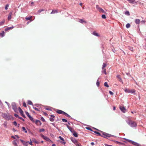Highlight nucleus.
Masks as SVG:
<instances>
[{
	"mask_svg": "<svg viewBox=\"0 0 146 146\" xmlns=\"http://www.w3.org/2000/svg\"><path fill=\"white\" fill-rule=\"evenodd\" d=\"M94 132L95 133L97 134V135L101 136L102 137H104L105 138H107L108 137H115V136L107 133L105 132H103L102 134V135H101V134L100 133L97 131H94Z\"/></svg>",
	"mask_w": 146,
	"mask_h": 146,
	"instance_id": "nucleus-1",
	"label": "nucleus"
},
{
	"mask_svg": "<svg viewBox=\"0 0 146 146\" xmlns=\"http://www.w3.org/2000/svg\"><path fill=\"white\" fill-rule=\"evenodd\" d=\"M126 121L131 127H135L137 126V123L134 121L131 120H126Z\"/></svg>",
	"mask_w": 146,
	"mask_h": 146,
	"instance_id": "nucleus-2",
	"label": "nucleus"
},
{
	"mask_svg": "<svg viewBox=\"0 0 146 146\" xmlns=\"http://www.w3.org/2000/svg\"><path fill=\"white\" fill-rule=\"evenodd\" d=\"M3 118L7 120L10 119L11 117V116L8 114L5 113L3 114Z\"/></svg>",
	"mask_w": 146,
	"mask_h": 146,
	"instance_id": "nucleus-3",
	"label": "nucleus"
},
{
	"mask_svg": "<svg viewBox=\"0 0 146 146\" xmlns=\"http://www.w3.org/2000/svg\"><path fill=\"white\" fill-rule=\"evenodd\" d=\"M12 109L15 112H16L17 111V108L16 104L15 102H13L11 104Z\"/></svg>",
	"mask_w": 146,
	"mask_h": 146,
	"instance_id": "nucleus-4",
	"label": "nucleus"
},
{
	"mask_svg": "<svg viewBox=\"0 0 146 146\" xmlns=\"http://www.w3.org/2000/svg\"><path fill=\"white\" fill-rule=\"evenodd\" d=\"M135 90L134 89L129 90L128 89H126L125 90V92L126 93H129L133 94L135 92Z\"/></svg>",
	"mask_w": 146,
	"mask_h": 146,
	"instance_id": "nucleus-5",
	"label": "nucleus"
},
{
	"mask_svg": "<svg viewBox=\"0 0 146 146\" xmlns=\"http://www.w3.org/2000/svg\"><path fill=\"white\" fill-rule=\"evenodd\" d=\"M41 137L43 138L44 139L47 141L49 142H51V140L47 137L44 136V135L41 134H40Z\"/></svg>",
	"mask_w": 146,
	"mask_h": 146,
	"instance_id": "nucleus-6",
	"label": "nucleus"
},
{
	"mask_svg": "<svg viewBox=\"0 0 146 146\" xmlns=\"http://www.w3.org/2000/svg\"><path fill=\"white\" fill-rule=\"evenodd\" d=\"M70 139L75 144H76L78 143V142L76 139L73 137H71Z\"/></svg>",
	"mask_w": 146,
	"mask_h": 146,
	"instance_id": "nucleus-7",
	"label": "nucleus"
},
{
	"mask_svg": "<svg viewBox=\"0 0 146 146\" xmlns=\"http://www.w3.org/2000/svg\"><path fill=\"white\" fill-rule=\"evenodd\" d=\"M19 111L21 115H22L23 117L24 118L25 117V115L23 113V110H21V108L20 107H19L18 108Z\"/></svg>",
	"mask_w": 146,
	"mask_h": 146,
	"instance_id": "nucleus-8",
	"label": "nucleus"
},
{
	"mask_svg": "<svg viewBox=\"0 0 146 146\" xmlns=\"http://www.w3.org/2000/svg\"><path fill=\"white\" fill-rule=\"evenodd\" d=\"M119 108L121 111L123 113H125L126 112V110L123 106H120Z\"/></svg>",
	"mask_w": 146,
	"mask_h": 146,
	"instance_id": "nucleus-9",
	"label": "nucleus"
},
{
	"mask_svg": "<svg viewBox=\"0 0 146 146\" xmlns=\"http://www.w3.org/2000/svg\"><path fill=\"white\" fill-rule=\"evenodd\" d=\"M66 126L70 131L72 133L74 132V130L73 129L70 127L68 125L66 124Z\"/></svg>",
	"mask_w": 146,
	"mask_h": 146,
	"instance_id": "nucleus-10",
	"label": "nucleus"
},
{
	"mask_svg": "<svg viewBox=\"0 0 146 146\" xmlns=\"http://www.w3.org/2000/svg\"><path fill=\"white\" fill-rule=\"evenodd\" d=\"M35 123L38 125H40L42 124V123L39 120H36L35 122Z\"/></svg>",
	"mask_w": 146,
	"mask_h": 146,
	"instance_id": "nucleus-11",
	"label": "nucleus"
},
{
	"mask_svg": "<svg viewBox=\"0 0 146 146\" xmlns=\"http://www.w3.org/2000/svg\"><path fill=\"white\" fill-rule=\"evenodd\" d=\"M18 141H17V139L16 140H15L12 141V144L14 146H18L17 144V142H18Z\"/></svg>",
	"mask_w": 146,
	"mask_h": 146,
	"instance_id": "nucleus-12",
	"label": "nucleus"
},
{
	"mask_svg": "<svg viewBox=\"0 0 146 146\" xmlns=\"http://www.w3.org/2000/svg\"><path fill=\"white\" fill-rule=\"evenodd\" d=\"M117 77L119 79V82H121L122 84L123 83L122 79L119 75H117Z\"/></svg>",
	"mask_w": 146,
	"mask_h": 146,
	"instance_id": "nucleus-13",
	"label": "nucleus"
},
{
	"mask_svg": "<svg viewBox=\"0 0 146 146\" xmlns=\"http://www.w3.org/2000/svg\"><path fill=\"white\" fill-rule=\"evenodd\" d=\"M130 3H133L134 4H136L137 3V2H135V0H127Z\"/></svg>",
	"mask_w": 146,
	"mask_h": 146,
	"instance_id": "nucleus-14",
	"label": "nucleus"
},
{
	"mask_svg": "<svg viewBox=\"0 0 146 146\" xmlns=\"http://www.w3.org/2000/svg\"><path fill=\"white\" fill-rule=\"evenodd\" d=\"M12 15V12H10L9 13L8 19V20H10L11 18V16Z\"/></svg>",
	"mask_w": 146,
	"mask_h": 146,
	"instance_id": "nucleus-15",
	"label": "nucleus"
},
{
	"mask_svg": "<svg viewBox=\"0 0 146 146\" xmlns=\"http://www.w3.org/2000/svg\"><path fill=\"white\" fill-rule=\"evenodd\" d=\"M72 133H73V135L75 137H77L78 136V133L77 132L75 131H74Z\"/></svg>",
	"mask_w": 146,
	"mask_h": 146,
	"instance_id": "nucleus-16",
	"label": "nucleus"
},
{
	"mask_svg": "<svg viewBox=\"0 0 146 146\" xmlns=\"http://www.w3.org/2000/svg\"><path fill=\"white\" fill-rule=\"evenodd\" d=\"M135 22L137 24H139L140 22V20L139 19H136L135 20Z\"/></svg>",
	"mask_w": 146,
	"mask_h": 146,
	"instance_id": "nucleus-17",
	"label": "nucleus"
},
{
	"mask_svg": "<svg viewBox=\"0 0 146 146\" xmlns=\"http://www.w3.org/2000/svg\"><path fill=\"white\" fill-rule=\"evenodd\" d=\"M93 35H94L97 36H99L100 35L98 34L95 31H94L92 33Z\"/></svg>",
	"mask_w": 146,
	"mask_h": 146,
	"instance_id": "nucleus-18",
	"label": "nucleus"
},
{
	"mask_svg": "<svg viewBox=\"0 0 146 146\" xmlns=\"http://www.w3.org/2000/svg\"><path fill=\"white\" fill-rule=\"evenodd\" d=\"M56 112L60 114H62L63 111L59 110H57Z\"/></svg>",
	"mask_w": 146,
	"mask_h": 146,
	"instance_id": "nucleus-19",
	"label": "nucleus"
},
{
	"mask_svg": "<svg viewBox=\"0 0 146 146\" xmlns=\"http://www.w3.org/2000/svg\"><path fill=\"white\" fill-rule=\"evenodd\" d=\"M0 36L2 37L4 36L5 32L4 31H3L1 33H0Z\"/></svg>",
	"mask_w": 146,
	"mask_h": 146,
	"instance_id": "nucleus-20",
	"label": "nucleus"
},
{
	"mask_svg": "<svg viewBox=\"0 0 146 146\" xmlns=\"http://www.w3.org/2000/svg\"><path fill=\"white\" fill-rule=\"evenodd\" d=\"M98 11L100 12H102L103 13H105V12L104 10L101 8L99 9L98 10Z\"/></svg>",
	"mask_w": 146,
	"mask_h": 146,
	"instance_id": "nucleus-21",
	"label": "nucleus"
},
{
	"mask_svg": "<svg viewBox=\"0 0 146 146\" xmlns=\"http://www.w3.org/2000/svg\"><path fill=\"white\" fill-rule=\"evenodd\" d=\"M79 22L82 23H86V21L83 20L82 19H81L79 21Z\"/></svg>",
	"mask_w": 146,
	"mask_h": 146,
	"instance_id": "nucleus-22",
	"label": "nucleus"
},
{
	"mask_svg": "<svg viewBox=\"0 0 146 146\" xmlns=\"http://www.w3.org/2000/svg\"><path fill=\"white\" fill-rule=\"evenodd\" d=\"M57 12H57V10H53L52 11V12H51V14H54L55 13H57Z\"/></svg>",
	"mask_w": 146,
	"mask_h": 146,
	"instance_id": "nucleus-23",
	"label": "nucleus"
},
{
	"mask_svg": "<svg viewBox=\"0 0 146 146\" xmlns=\"http://www.w3.org/2000/svg\"><path fill=\"white\" fill-rule=\"evenodd\" d=\"M11 137L13 138L14 139H16V137L17 138H19V137L18 135H15L14 136L13 135Z\"/></svg>",
	"mask_w": 146,
	"mask_h": 146,
	"instance_id": "nucleus-24",
	"label": "nucleus"
},
{
	"mask_svg": "<svg viewBox=\"0 0 146 146\" xmlns=\"http://www.w3.org/2000/svg\"><path fill=\"white\" fill-rule=\"evenodd\" d=\"M28 142H29V141H28V142H26V141H24L23 143V144L25 145V146H27L28 145Z\"/></svg>",
	"mask_w": 146,
	"mask_h": 146,
	"instance_id": "nucleus-25",
	"label": "nucleus"
},
{
	"mask_svg": "<svg viewBox=\"0 0 146 146\" xmlns=\"http://www.w3.org/2000/svg\"><path fill=\"white\" fill-rule=\"evenodd\" d=\"M28 104L30 105H32L33 106V105L32 102L29 100H28L27 102Z\"/></svg>",
	"mask_w": 146,
	"mask_h": 146,
	"instance_id": "nucleus-26",
	"label": "nucleus"
},
{
	"mask_svg": "<svg viewBox=\"0 0 146 146\" xmlns=\"http://www.w3.org/2000/svg\"><path fill=\"white\" fill-rule=\"evenodd\" d=\"M5 22V20H3L2 21L0 22V26L3 25Z\"/></svg>",
	"mask_w": 146,
	"mask_h": 146,
	"instance_id": "nucleus-27",
	"label": "nucleus"
},
{
	"mask_svg": "<svg viewBox=\"0 0 146 146\" xmlns=\"http://www.w3.org/2000/svg\"><path fill=\"white\" fill-rule=\"evenodd\" d=\"M125 14L127 16H129L130 15L129 12L128 11H126L125 12Z\"/></svg>",
	"mask_w": 146,
	"mask_h": 146,
	"instance_id": "nucleus-28",
	"label": "nucleus"
},
{
	"mask_svg": "<svg viewBox=\"0 0 146 146\" xmlns=\"http://www.w3.org/2000/svg\"><path fill=\"white\" fill-rule=\"evenodd\" d=\"M22 129H23V131H24L25 132V133H27V131L26 130V129L25 127H22Z\"/></svg>",
	"mask_w": 146,
	"mask_h": 146,
	"instance_id": "nucleus-29",
	"label": "nucleus"
},
{
	"mask_svg": "<svg viewBox=\"0 0 146 146\" xmlns=\"http://www.w3.org/2000/svg\"><path fill=\"white\" fill-rule=\"evenodd\" d=\"M13 28V27H8V28H6L5 29V31H7V30H10V29H12V28Z\"/></svg>",
	"mask_w": 146,
	"mask_h": 146,
	"instance_id": "nucleus-30",
	"label": "nucleus"
},
{
	"mask_svg": "<svg viewBox=\"0 0 146 146\" xmlns=\"http://www.w3.org/2000/svg\"><path fill=\"white\" fill-rule=\"evenodd\" d=\"M32 141H33V142H34L35 143H36V144L38 143V141H36V139H33Z\"/></svg>",
	"mask_w": 146,
	"mask_h": 146,
	"instance_id": "nucleus-31",
	"label": "nucleus"
},
{
	"mask_svg": "<svg viewBox=\"0 0 146 146\" xmlns=\"http://www.w3.org/2000/svg\"><path fill=\"white\" fill-rule=\"evenodd\" d=\"M29 119L32 121L33 122H35V121L34 119L31 116L30 117H29Z\"/></svg>",
	"mask_w": 146,
	"mask_h": 146,
	"instance_id": "nucleus-32",
	"label": "nucleus"
},
{
	"mask_svg": "<svg viewBox=\"0 0 146 146\" xmlns=\"http://www.w3.org/2000/svg\"><path fill=\"white\" fill-rule=\"evenodd\" d=\"M125 139L129 142L131 143L132 144V143H133V141L132 140H129L127 139Z\"/></svg>",
	"mask_w": 146,
	"mask_h": 146,
	"instance_id": "nucleus-33",
	"label": "nucleus"
},
{
	"mask_svg": "<svg viewBox=\"0 0 146 146\" xmlns=\"http://www.w3.org/2000/svg\"><path fill=\"white\" fill-rule=\"evenodd\" d=\"M32 18V16L29 17H26L25 18V19L27 20H30Z\"/></svg>",
	"mask_w": 146,
	"mask_h": 146,
	"instance_id": "nucleus-34",
	"label": "nucleus"
},
{
	"mask_svg": "<svg viewBox=\"0 0 146 146\" xmlns=\"http://www.w3.org/2000/svg\"><path fill=\"white\" fill-rule=\"evenodd\" d=\"M104 86L107 87H109V86L108 85L107 82H106L104 83Z\"/></svg>",
	"mask_w": 146,
	"mask_h": 146,
	"instance_id": "nucleus-35",
	"label": "nucleus"
},
{
	"mask_svg": "<svg viewBox=\"0 0 146 146\" xmlns=\"http://www.w3.org/2000/svg\"><path fill=\"white\" fill-rule=\"evenodd\" d=\"M126 27L127 28H129L130 27V25L129 23H127L126 24Z\"/></svg>",
	"mask_w": 146,
	"mask_h": 146,
	"instance_id": "nucleus-36",
	"label": "nucleus"
},
{
	"mask_svg": "<svg viewBox=\"0 0 146 146\" xmlns=\"http://www.w3.org/2000/svg\"><path fill=\"white\" fill-rule=\"evenodd\" d=\"M99 79V78H98V79L97 80V82H96V85H97V86L98 87L99 86V84H100V83H99V81H98Z\"/></svg>",
	"mask_w": 146,
	"mask_h": 146,
	"instance_id": "nucleus-37",
	"label": "nucleus"
},
{
	"mask_svg": "<svg viewBox=\"0 0 146 146\" xmlns=\"http://www.w3.org/2000/svg\"><path fill=\"white\" fill-rule=\"evenodd\" d=\"M25 113H26V115H27V116L29 117H30L31 116L29 115V113L27 112V111H26L25 112Z\"/></svg>",
	"mask_w": 146,
	"mask_h": 146,
	"instance_id": "nucleus-38",
	"label": "nucleus"
},
{
	"mask_svg": "<svg viewBox=\"0 0 146 146\" xmlns=\"http://www.w3.org/2000/svg\"><path fill=\"white\" fill-rule=\"evenodd\" d=\"M9 5L7 4L5 7V10H7L8 9V7H9Z\"/></svg>",
	"mask_w": 146,
	"mask_h": 146,
	"instance_id": "nucleus-39",
	"label": "nucleus"
},
{
	"mask_svg": "<svg viewBox=\"0 0 146 146\" xmlns=\"http://www.w3.org/2000/svg\"><path fill=\"white\" fill-rule=\"evenodd\" d=\"M5 102V103L7 104L9 108H11V106H10V104L8 102Z\"/></svg>",
	"mask_w": 146,
	"mask_h": 146,
	"instance_id": "nucleus-40",
	"label": "nucleus"
},
{
	"mask_svg": "<svg viewBox=\"0 0 146 146\" xmlns=\"http://www.w3.org/2000/svg\"><path fill=\"white\" fill-rule=\"evenodd\" d=\"M49 119L52 122H53L54 121V119L51 117H50Z\"/></svg>",
	"mask_w": 146,
	"mask_h": 146,
	"instance_id": "nucleus-41",
	"label": "nucleus"
},
{
	"mask_svg": "<svg viewBox=\"0 0 146 146\" xmlns=\"http://www.w3.org/2000/svg\"><path fill=\"white\" fill-rule=\"evenodd\" d=\"M106 66V64L105 63H104L103 64V66L102 67V69H103Z\"/></svg>",
	"mask_w": 146,
	"mask_h": 146,
	"instance_id": "nucleus-42",
	"label": "nucleus"
},
{
	"mask_svg": "<svg viewBox=\"0 0 146 146\" xmlns=\"http://www.w3.org/2000/svg\"><path fill=\"white\" fill-rule=\"evenodd\" d=\"M40 119L43 122H44L45 121V119L43 117H40Z\"/></svg>",
	"mask_w": 146,
	"mask_h": 146,
	"instance_id": "nucleus-43",
	"label": "nucleus"
},
{
	"mask_svg": "<svg viewBox=\"0 0 146 146\" xmlns=\"http://www.w3.org/2000/svg\"><path fill=\"white\" fill-rule=\"evenodd\" d=\"M45 131V130L44 129L42 128L40 129L39 130V132H43Z\"/></svg>",
	"mask_w": 146,
	"mask_h": 146,
	"instance_id": "nucleus-44",
	"label": "nucleus"
},
{
	"mask_svg": "<svg viewBox=\"0 0 146 146\" xmlns=\"http://www.w3.org/2000/svg\"><path fill=\"white\" fill-rule=\"evenodd\" d=\"M58 138H59L62 141H64V139L62 138L61 136H59L58 137Z\"/></svg>",
	"mask_w": 146,
	"mask_h": 146,
	"instance_id": "nucleus-45",
	"label": "nucleus"
},
{
	"mask_svg": "<svg viewBox=\"0 0 146 146\" xmlns=\"http://www.w3.org/2000/svg\"><path fill=\"white\" fill-rule=\"evenodd\" d=\"M86 128L88 130H89L91 131H92V130L89 127H86Z\"/></svg>",
	"mask_w": 146,
	"mask_h": 146,
	"instance_id": "nucleus-46",
	"label": "nucleus"
},
{
	"mask_svg": "<svg viewBox=\"0 0 146 146\" xmlns=\"http://www.w3.org/2000/svg\"><path fill=\"white\" fill-rule=\"evenodd\" d=\"M30 141H29V142H28V143H29L30 145H33L32 142V141L31 139H30Z\"/></svg>",
	"mask_w": 146,
	"mask_h": 146,
	"instance_id": "nucleus-47",
	"label": "nucleus"
},
{
	"mask_svg": "<svg viewBox=\"0 0 146 146\" xmlns=\"http://www.w3.org/2000/svg\"><path fill=\"white\" fill-rule=\"evenodd\" d=\"M62 120L63 122H67V120L66 119L64 118L62 119Z\"/></svg>",
	"mask_w": 146,
	"mask_h": 146,
	"instance_id": "nucleus-48",
	"label": "nucleus"
},
{
	"mask_svg": "<svg viewBox=\"0 0 146 146\" xmlns=\"http://www.w3.org/2000/svg\"><path fill=\"white\" fill-rule=\"evenodd\" d=\"M13 124L15 126H17V124L16 121H14L13 122Z\"/></svg>",
	"mask_w": 146,
	"mask_h": 146,
	"instance_id": "nucleus-49",
	"label": "nucleus"
},
{
	"mask_svg": "<svg viewBox=\"0 0 146 146\" xmlns=\"http://www.w3.org/2000/svg\"><path fill=\"white\" fill-rule=\"evenodd\" d=\"M102 17L103 19H106V16L105 15H102Z\"/></svg>",
	"mask_w": 146,
	"mask_h": 146,
	"instance_id": "nucleus-50",
	"label": "nucleus"
},
{
	"mask_svg": "<svg viewBox=\"0 0 146 146\" xmlns=\"http://www.w3.org/2000/svg\"><path fill=\"white\" fill-rule=\"evenodd\" d=\"M129 49L131 51H133V48L132 47H129Z\"/></svg>",
	"mask_w": 146,
	"mask_h": 146,
	"instance_id": "nucleus-51",
	"label": "nucleus"
},
{
	"mask_svg": "<svg viewBox=\"0 0 146 146\" xmlns=\"http://www.w3.org/2000/svg\"><path fill=\"white\" fill-rule=\"evenodd\" d=\"M33 108L34 109H35V110L37 111H39V110L38 108H36L35 107H33Z\"/></svg>",
	"mask_w": 146,
	"mask_h": 146,
	"instance_id": "nucleus-52",
	"label": "nucleus"
},
{
	"mask_svg": "<svg viewBox=\"0 0 146 146\" xmlns=\"http://www.w3.org/2000/svg\"><path fill=\"white\" fill-rule=\"evenodd\" d=\"M23 106L25 107H27V105L26 103L25 102H24L23 104Z\"/></svg>",
	"mask_w": 146,
	"mask_h": 146,
	"instance_id": "nucleus-53",
	"label": "nucleus"
},
{
	"mask_svg": "<svg viewBox=\"0 0 146 146\" xmlns=\"http://www.w3.org/2000/svg\"><path fill=\"white\" fill-rule=\"evenodd\" d=\"M109 92L110 94L111 95H113V92H112L111 91H110Z\"/></svg>",
	"mask_w": 146,
	"mask_h": 146,
	"instance_id": "nucleus-54",
	"label": "nucleus"
},
{
	"mask_svg": "<svg viewBox=\"0 0 146 146\" xmlns=\"http://www.w3.org/2000/svg\"><path fill=\"white\" fill-rule=\"evenodd\" d=\"M96 8L98 10L100 8V7L98 5H97L96 6Z\"/></svg>",
	"mask_w": 146,
	"mask_h": 146,
	"instance_id": "nucleus-55",
	"label": "nucleus"
},
{
	"mask_svg": "<svg viewBox=\"0 0 146 146\" xmlns=\"http://www.w3.org/2000/svg\"><path fill=\"white\" fill-rule=\"evenodd\" d=\"M14 116L15 117H18H18H19L18 115H17V114H14Z\"/></svg>",
	"mask_w": 146,
	"mask_h": 146,
	"instance_id": "nucleus-56",
	"label": "nucleus"
},
{
	"mask_svg": "<svg viewBox=\"0 0 146 146\" xmlns=\"http://www.w3.org/2000/svg\"><path fill=\"white\" fill-rule=\"evenodd\" d=\"M141 22L143 24H145V20H142L141 21Z\"/></svg>",
	"mask_w": 146,
	"mask_h": 146,
	"instance_id": "nucleus-57",
	"label": "nucleus"
},
{
	"mask_svg": "<svg viewBox=\"0 0 146 146\" xmlns=\"http://www.w3.org/2000/svg\"><path fill=\"white\" fill-rule=\"evenodd\" d=\"M65 116H66L67 117H70V115H68V114H67V113H66V115H65Z\"/></svg>",
	"mask_w": 146,
	"mask_h": 146,
	"instance_id": "nucleus-58",
	"label": "nucleus"
},
{
	"mask_svg": "<svg viewBox=\"0 0 146 146\" xmlns=\"http://www.w3.org/2000/svg\"><path fill=\"white\" fill-rule=\"evenodd\" d=\"M44 11V10L43 9H41V10H39L38 11V12L39 13H40L41 11Z\"/></svg>",
	"mask_w": 146,
	"mask_h": 146,
	"instance_id": "nucleus-59",
	"label": "nucleus"
},
{
	"mask_svg": "<svg viewBox=\"0 0 146 146\" xmlns=\"http://www.w3.org/2000/svg\"><path fill=\"white\" fill-rule=\"evenodd\" d=\"M104 73L106 74V69H104V70L103 71Z\"/></svg>",
	"mask_w": 146,
	"mask_h": 146,
	"instance_id": "nucleus-60",
	"label": "nucleus"
},
{
	"mask_svg": "<svg viewBox=\"0 0 146 146\" xmlns=\"http://www.w3.org/2000/svg\"><path fill=\"white\" fill-rule=\"evenodd\" d=\"M66 113L65 112L63 111V112H62V114H64L65 115Z\"/></svg>",
	"mask_w": 146,
	"mask_h": 146,
	"instance_id": "nucleus-61",
	"label": "nucleus"
},
{
	"mask_svg": "<svg viewBox=\"0 0 146 146\" xmlns=\"http://www.w3.org/2000/svg\"><path fill=\"white\" fill-rule=\"evenodd\" d=\"M4 127H5V128H7V124L6 123H4Z\"/></svg>",
	"mask_w": 146,
	"mask_h": 146,
	"instance_id": "nucleus-62",
	"label": "nucleus"
},
{
	"mask_svg": "<svg viewBox=\"0 0 146 146\" xmlns=\"http://www.w3.org/2000/svg\"><path fill=\"white\" fill-rule=\"evenodd\" d=\"M50 116L51 117H52L53 118L55 117V116L54 115H50Z\"/></svg>",
	"mask_w": 146,
	"mask_h": 146,
	"instance_id": "nucleus-63",
	"label": "nucleus"
},
{
	"mask_svg": "<svg viewBox=\"0 0 146 146\" xmlns=\"http://www.w3.org/2000/svg\"><path fill=\"white\" fill-rule=\"evenodd\" d=\"M91 144L92 145H94V142H92L91 143Z\"/></svg>",
	"mask_w": 146,
	"mask_h": 146,
	"instance_id": "nucleus-64",
	"label": "nucleus"
}]
</instances>
